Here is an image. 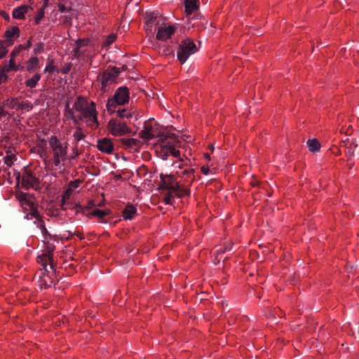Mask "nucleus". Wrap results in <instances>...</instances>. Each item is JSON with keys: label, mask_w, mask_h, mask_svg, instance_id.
Returning <instances> with one entry per match:
<instances>
[{"label": "nucleus", "mask_w": 359, "mask_h": 359, "mask_svg": "<svg viewBox=\"0 0 359 359\" xmlns=\"http://www.w3.org/2000/svg\"><path fill=\"white\" fill-rule=\"evenodd\" d=\"M65 115L75 124L78 123L79 119L84 120L87 126L92 130H95L99 126L95 102H88L83 97H77L73 104L72 109H67Z\"/></svg>", "instance_id": "obj_1"}, {"label": "nucleus", "mask_w": 359, "mask_h": 359, "mask_svg": "<svg viewBox=\"0 0 359 359\" xmlns=\"http://www.w3.org/2000/svg\"><path fill=\"white\" fill-rule=\"evenodd\" d=\"M51 240H43L45 249L37 256V262L43 266L36 274L38 285L41 290L50 287L53 283V278L46 269L48 264L51 269L54 266L53 252L55 250V245L50 243Z\"/></svg>", "instance_id": "obj_2"}, {"label": "nucleus", "mask_w": 359, "mask_h": 359, "mask_svg": "<svg viewBox=\"0 0 359 359\" xmlns=\"http://www.w3.org/2000/svg\"><path fill=\"white\" fill-rule=\"evenodd\" d=\"M17 198L20 203L21 207L25 211H29L28 214H27V219H32L33 217L36 218V221L34 223L36 224L37 227L39 228L42 235L44 237L45 241L52 239V236L50 233H48L44 222L39 218V215L36 208L34 202L29 200L27 196V194L20 193L18 194Z\"/></svg>", "instance_id": "obj_3"}, {"label": "nucleus", "mask_w": 359, "mask_h": 359, "mask_svg": "<svg viewBox=\"0 0 359 359\" xmlns=\"http://www.w3.org/2000/svg\"><path fill=\"white\" fill-rule=\"evenodd\" d=\"M179 143L177 137L174 134L168 135L165 138L161 140L159 146L156 149V152L158 153L161 158L166 160L169 156H172L175 158H178L180 162L183 161L180 156V151L176 149V147ZM184 164L182 163H178L176 167L182 168Z\"/></svg>", "instance_id": "obj_4"}, {"label": "nucleus", "mask_w": 359, "mask_h": 359, "mask_svg": "<svg viewBox=\"0 0 359 359\" xmlns=\"http://www.w3.org/2000/svg\"><path fill=\"white\" fill-rule=\"evenodd\" d=\"M48 145L53 155V165L61 169L62 163L65 161L67 155V143L62 142L57 137L52 135L48 138Z\"/></svg>", "instance_id": "obj_5"}, {"label": "nucleus", "mask_w": 359, "mask_h": 359, "mask_svg": "<svg viewBox=\"0 0 359 359\" xmlns=\"http://www.w3.org/2000/svg\"><path fill=\"white\" fill-rule=\"evenodd\" d=\"M130 98L129 90L126 87H120L115 92L113 97L107 100V109L109 114L115 113L118 105H123L128 103Z\"/></svg>", "instance_id": "obj_6"}, {"label": "nucleus", "mask_w": 359, "mask_h": 359, "mask_svg": "<svg viewBox=\"0 0 359 359\" xmlns=\"http://www.w3.org/2000/svg\"><path fill=\"white\" fill-rule=\"evenodd\" d=\"M177 29V25L165 22L163 20L162 22H160V26L157 27L156 38L158 41H167L172 38Z\"/></svg>", "instance_id": "obj_7"}, {"label": "nucleus", "mask_w": 359, "mask_h": 359, "mask_svg": "<svg viewBox=\"0 0 359 359\" xmlns=\"http://www.w3.org/2000/svg\"><path fill=\"white\" fill-rule=\"evenodd\" d=\"M198 50L196 43L189 39L183 40L177 50V59L184 64L189 57Z\"/></svg>", "instance_id": "obj_8"}, {"label": "nucleus", "mask_w": 359, "mask_h": 359, "mask_svg": "<svg viewBox=\"0 0 359 359\" xmlns=\"http://www.w3.org/2000/svg\"><path fill=\"white\" fill-rule=\"evenodd\" d=\"M95 50L89 39H79L76 41V48L74 50V55L76 58L92 57Z\"/></svg>", "instance_id": "obj_9"}, {"label": "nucleus", "mask_w": 359, "mask_h": 359, "mask_svg": "<svg viewBox=\"0 0 359 359\" xmlns=\"http://www.w3.org/2000/svg\"><path fill=\"white\" fill-rule=\"evenodd\" d=\"M107 130L111 135L115 137L128 135L131 131L126 122L115 118L109 120L107 124Z\"/></svg>", "instance_id": "obj_10"}, {"label": "nucleus", "mask_w": 359, "mask_h": 359, "mask_svg": "<svg viewBox=\"0 0 359 359\" xmlns=\"http://www.w3.org/2000/svg\"><path fill=\"white\" fill-rule=\"evenodd\" d=\"M163 18L158 16L154 12L145 13L144 16V29L148 34H153L154 32H157V27L160 26V22L163 21Z\"/></svg>", "instance_id": "obj_11"}, {"label": "nucleus", "mask_w": 359, "mask_h": 359, "mask_svg": "<svg viewBox=\"0 0 359 359\" xmlns=\"http://www.w3.org/2000/svg\"><path fill=\"white\" fill-rule=\"evenodd\" d=\"M140 137L146 140H150L155 137L161 136L154 120L145 121L143 129L140 133Z\"/></svg>", "instance_id": "obj_12"}, {"label": "nucleus", "mask_w": 359, "mask_h": 359, "mask_svg": "<svg viewBox=\"0 0 359 359\" xmlns=\"http://www.w3.org/2000/svg\"><path fill=\"white\" fill-rule=\"evenodd\" d=\"M121 73L120 68L112 67H109L102 75V88L105 90L106 87L114 83Z\"/></svg>", "instance_id": "obj_13"}, {"label": "nucleus", "mask_w": 359, "mask_h": 359, "mask_svg": "<svg viewBox=\"0 0 359 359\" xmlns=\"http://www.w3.org/2000/svg\"><path fill=\"white\" fill-rule=\"evenodd\" d=\"M39 182L38 179L31 172H25L22 176V186L28 189L30 188L36 189Z\"/></svg>", "instance_id": "obj_14"}, {"label": "nucleus", "mask_w": 359, "mask_h": 359, "mask_svg": "<svg viewBox=\"0 0 359 359\" xmlns=\"http://www.w3.org/2000/svg\"><path fill=\"white\" fill-rule=\"evenodd\" d=\"M22 48V45H20L12 51L8 66L4 68L7 72L23 69V67L20 64L17 65L15 62V57L21 51Z\"/></svg>", "instance_id": "obj_15"}, {"label": "nucleus", "mask_w": 359, "mask_h": 359, "mask_svg": "<svg viewBox=\"0 0 359 359\" xmlns=\"http://www.w3.org/2000/svg\"><path fill=\"white\" fill-rule=\"evenodd\" d=\"M81 182V181L80 180H76L69 182L67 189L64 191V193L62 196L61 206L62 208H65L64 207L65 205L66 201H67L70 198L72 193L74 192V191L76 189H77L79 187Z\"/></svg>", "instance_id": "obj_16"}, {"label": "nucleus", "mask_w": 359, "mask_h": 359, "mask_svg": "<svg viewBox=\"0 0 359 359\" xmlns=\"http://www.w3.org/2000/svg\"><path fill=\"white\" fill-rule=\"evenodd\" d=\"M97 148L101 152L110 154L114 151V144L111 139L104 137L97 140Z\"/></svg>", "instance_id": "obj_17"}, {"label": "nucleus", "mask_w": 359, "mask_h": 359, "mask_svg": "<svg viewBox=\"0 0 359 359\" xmlns=\"http://www.w3.org/2000/svg\"><path fill=\"white\" fill-rule=\"evenodd\" d=\"M161 180L165 189L173 191L179 187V184L175 181L172 175L161 174Z\"/></svg>", "instance_id": "obj_18"}, {"label": "nucleus", "mask_w": 359, "mask_h": 359, "mask_svg": "<svg viewBox=\"0 0 359 359\" xmlns=\"http://www.w3.org/2000/svg\"><path fill=\"white\" fill-rule=\"evenodd\" d=\"M19 31L18 27H12L6 31V39L4 41L7 46H12L13 44L15 36L18 34Z\"/></svg>", "instance_id": "obj_19"}, {"label": "nucleus", "mask_w": 359, "mask_h": 359, "mask_svg": "<svg viewBox=\"0 0 359 359\" xmlns=\"http://www.w3.org/2000/svg\"><path fill=\"white\" fill-rule=\"evenodd\" d=\"M137 215V209L133 205H127L122 212V217L125 220L132 219Z\"/></svg>", "instance_id": "obj_20"}, {"label": "nucleus", "mask_w": 359, "mask_h": 359, "mask_svg": "<svg viewBox=\"0 0 359 359\" xmlns=\"http://www.w3.org/2000/svg\"><path fill=\"white\" fill-rule=\"evenodd\" d=\"M184 4L187 15L192 14L198 8V0H184Z\"/></svg>", "instance_id": "obj_21"}, {"label": "nucleus", "mask_w": 359, "mask_h": 359, "mask_svg": "<svg viewBox=\"0 0 359 359\" xmlns=\"http://www.w3.org/2000/svg\"><path fill=\"white\" fill-rule=\"evenodd\" d=\"M39 60L36 57H31L27 62L26 69L29 72H32L39 68Z\"/></svg>", "instance_id": "obj_22"}, {"label": "nucleus", "mask_w": 359, "mask_h": 359, "mask_svg": "<svg viewBox=\"0 0 359 359\" xmlns=\"http://www.w3.org/2000/svg\"><path fill=\"white\" fill-rule=\"evenodd\" d=\"M117 116L122 119L129 120L133 117V112L130 109H116Z\"/></svg>", "instance_id": "obj_23"}, {"label": "nucleus", "mask_w": 359, "mask_h": 359, "mask_svg": "<svg viewBox=\"0 0 359 359\" xmlns=\"http://www.w3.org/2000/svg\"><path fill=\"white\" fill-rule=\"evenodd\" d=\"M28 8L27 6H23L18 7L13 10V17L15 19L21 20L25 18V13L27 12Z\"/></svg>", "instance_id": "obj_24"}, {"label": "nucleus", "mask_w": 359, "mask_h": 359, "mask_svg": "<svg viewBox=\"0 0 359 359\" xmlns=\"http://www.w3.org/2000/svg\"><path fill=\"white\" fill-rule=\"evenodd\" d=\"M41 79L40 74H35L32 78L28 79L25 81V85L27 87L33 88H35Z\"/></svg>", "instance_id": "obj_25"}, {"label": "nucleus", "mask_w": 359, "mask_h": 359, "mask_svg": "<svg viewBox=\"0 0 359 359\" xmlns=\"http://www.w3.org/2000/svg\"><path fill=\"white\" fill-rule=\"evenodd\" d=\"M4 163L8 166L11 167L14 162L16 161V156L14 154H13L11 151H6V155L4 158Z\"/></svg>", "instance_id": "obj_26"}, {"label": "nucleus", "mask_w": 359, "mask_h": 359, "mask_svg": "<svg viewBox=\"0 0 359 359\" xmlns=\"http://www.w3.org/2000/svg\"><path fill=\"white\" fill-rule=\"evenodd\" d=\"M306 144L310 151L316 152L320 150V144L316 139L309 140Z\"/></svg>", "instance_id": "obj_27"}, {"label": "nucleus", "mask_w": 359, "mask_h": 359, "mask_svg": "<svg viewBox=\"0 0 359 359\" xmlns=\"http://www.w3.org/2000/svg\"><path fill=\"white\" fill-rule=\"evenodd\" d=\"M175 196L178 197H183L189 195V189L187 187H182L179 184V187L172 191Z\"/></svg>", "instance_id": "obj_28"}, {"label": "nucleus", "mask_w": 359, "mask_h": 359, "mask_svg": "<svg viewBox=\"0 0 359 359\" xmlns=\"http://www.w3.org/2000/svg\"><path fill=\"white\" fill-rule=\"evenodd\" d=\"M7 105L10 108L15 111H18L20 110V101H19L17 98H11L7 100Z\"/></svg>", "instance_id": "obj_29"}, {"label": "nucleus", "mask_w": 359, "mask_h": 359, "mask_svg": "<svg viewBox=\"0 0 359 359\" xmlns=\"http://www.w3.org/2000/svg\"><path fill=\"white\" fill-rule=\"evenodd\" d=\"M73 137L75 141L79 142L86 137V135L83 133V130L81 128L78 127L76 128V130L73 134Z\"/></svg>", "instance_id": "obj_30"}, {"label": "nucleus", "mask_w": 359, "mask_h": 359, "mask_svg": "<svg viewBox=\"0 0 359 359\" xmlns=\"http://www.w3.org/2000/svg\"><path fill=\"white\" fill-rule=\"evenodd\" d=\"M56 71L55 67L54 66V61L53 59H48V63L46 65V67L44 69V73H49L52 74Z\"/></svg>", "instance_id": "obj_31"}, {"label": "nucleus", "mask_w": 359, "mask_h": 359, "mask_svg": "<svg viewBox=\"0 0 359 359\" xmlns=\"http://www.w3.org/2000/svg\"><path fill=\"white\" fill-rule=\"evenodd\" d=\"M32 109V104L29 101H20V110L29 111Z\"/></svg>", "instance_id": "obj_32"}, {"label": "nucleus", "mask_w": 359, "mask_h": 359, "mask_svg": "<svg viewBox=\"0 0 359 359\" xmlns=\"http://www.w3.org/2000/svg\"><path fill=\"white\" fill-rule=\"evenodd\" d=\"M10 46H7L5 43V41H0V58L4 57L6 53H8V47Z\"/></svg>", "instance_id": "obj_33"}, {"label": "nucleus", "mask_w": 359, "mask_h": 359, "mask_svg": "<svg viewBox=\"0 0 359 359\" xmlns=\"http://www.w3.org/2000/svg\"><path fill=\"white\" fill-rule=\"evenodd\" d=\"M183 173H184V175H187L188 183L191 184L193 182L194 179V169H192V168L186 169V170H184Z\"/></svg>", "instance_id": "obj_34"}, {"label": "nucleus", "mask_w": 359, "mask_h": 359, "mask_svg": "<svg viewBox=\"0 0 359 359\" xmlns=\"http://www.w3.org/2000/svg\"><path fill=\"white\" fill-rule=\"evenodd\" d=\"M175 196L174 193L172 191L168 190V192L165 194V197L163 198V201L165 204H172V198Z\"/></svg>", "instance_id": "obj_35"}, {"label": "nucleus", "mask_w": 359, "mask_h": 359, "mask_svg": "<svg viewBox=\"0 0 359 359\" xmlns=\"http://www.w3.org/2000/svg\"><path fill=\"white\" fill-rule=\"evenodd\" d=\"M44 50V45L43 43H38L34 45L33 51L35 54H40Z\"/></svg>", "instance_id": "obj_36"}, {"label": "nucleus", "mask_w": 359, "mask_h": 359, "mask_svg": "<svg viewBox=\"0 0 359 359\" xmlns=\"http://www.w3.org/2000/svg\"><path fill=\"white\" fill-rule=\"evenodd\" d=\"M91 214L93 216H95L101 219L103 218L107 213L105 210L97 209L93 210Z\"/></svg>", "instance_id": "obj_37"}, {"label": "nucleus", "mask_w": 359, "mask_h": 359, "mask_svg": "<svg viewBox=\"0 0 359 359\" xmlns=\"http://www.w3.org/2000/svg\"><path fill=\"white\" fill-rule=\"evenodd\" d=\"M57 6H58V11L61 13H69L72 10L70 7H66L62 4H59Z\"/></svg>", "instance_id": "obj_38"}, {"label": "nucleus", "mask_w": 359, "mask_h": 359, "mask_svg": "<svg viewBox=\"0 0 359 359\" xmlns=\"http://www.w3.org/2000/svg\"><path fill=\"white\" fill-rule=\"evenodd\" d=\"M6 72L4 68L0 70V84L7 80V76L5 74Z\"/></svg>", "instance_id": "obj_39"}, {"label": "nucleus", "mask_w": 359, "mask_h": 359, "mask_svg": "<svg viewBox=\"0 0 359 359\" xmlns=\"http://www.w3.org/2000/svg\"><path fill=\"white\" fill-rule=\"evenodd\" d=\"M116 36L114 34L109 35L106 39L105 43L109 46L114 42Z\"/></svg>", "instance_id": "obj_40"}, {"label": "nucleus", "mask_w": 359, "mask_h": 359, "mask_svg": "<svg viewBox=\"0 0 359 359\" xmlns=\"http://www.w3.org/2000/svg\"><path fill=\"white\" fill-rule=\"evenodd\" d=\"M72 68V65L70 63H67L63 68L61 69V72L64 74H67Z\"/></svg>", "instance_id": "obj_41"}, {"label": "nucleus", "mask_w": 359, "mask_h": 359, "mask_svg": "<svg viewBox=\"0 0 359 359\" xmlns=\"http://www.w3.org/2000/svg\"><path fill=\"white\" fill-rule=\"evenodd\" d=\"M201 170L202 173L205 175L209 174V172H210V168L208 166H202L201 168Z\"/></svg>", "instance_id": "obj_42"}, {"label": "nucleus", "mask_w": 359, "mask_h": 359, "mask_svg": "<svg viewBox=\"0 0 359 359\" xmlns=\"http://www.w3.org/2000/svg\"><path fill=\"white\" fill-rule=\"evenodd\" d=\"M346 156L348 157V161H350L351 160V157L352 156H353V151H351V149H348L347 153H346Z\"/></svg>", "instance_id": "obj_43"}, {"label": "nucleus", "mask_w": 359, "mask_h": 359, "mask_svg": "<svg viewBox=\"0 0 359 359\" xmlns=\"http://www.w3.org/2000/svg\"><path fill=\"white\" fill-rule=\"evenodd\" d=\"M1 14L2 17H3L4 19H6V20H9V18H9V15H8V13H6V12H4V11H2V12L1 13Z\"/></svg>", "instance_id": "obj_44"}, {"label": "nucleus", "mask_w": 359, "mask_h": 359, "mask_svg": "<svg viewBox=\"0 0 359 359\" xmlns=\"http://www.w3.org/2000/svg\"><path fill=\"white\" fill-rule=\"evenodd\" d=\"M31 45H32L31 41H30V40H29V41H27V44L26 46H23V45H22V49H28V48H30V46H31Z\"/></svg>", "instance_id": "obj_45"}, {"label": "nucleus", "mask_w": 359, "mask_h": 359, "mask_svg": "<svg viewBox=\"0 0 359 359\" xmlns=\"http://www.w3.org/2000/svg\"><path fill=\"white\" fill-rule=\"evenodd\" d=\"M4 116H5L4 110L3 107H0V119L1 118V117Z\"/></svg>", "instance_id": "obj_46"}, {"label": "nucleus", "mask_w": 359, "mask_h": 359, "mask_svg": "<svg viewBox=\"0 0 359 359\" xmlns=\"http://www.w3.org/2000/svg\"><path fill=\"white\" fill-rule=\"evenodd\" d=\"M224 252L225 250H222V249H217L215 252L217 256H218L219 255L224 253Z\"/></svg>", "instance_id": "obj_47"}, {"label": "nucleus", "mask_w": 359, "mask_h": 359, "mask_svg": "<svg viewBox=\"0 0 359 359\" xmlns=\"http://www.w3.org/2000/svg\"><path fill=\"white\" fill-rule=\"evenodd\" d=\"M127 141L130 143V142H134L135 141V140H134V139H128Z\"/></svg>", "instance_id": "obj_48"}, {"label": "nucleus", "mask_w": 359, "mask_h": 359, "mask_svg": "<svg viewBox=\"0 0 359 359\" xmlns=\"http://www.w3.org/2000/svg\"><path fill=\"white\" fill-rule=\"evenodd\" d=\"M40 18H41V17H36V24H37V23H39V20H40Z\"/></svg>", "instance_id": "obj_49"}]
</instances>
